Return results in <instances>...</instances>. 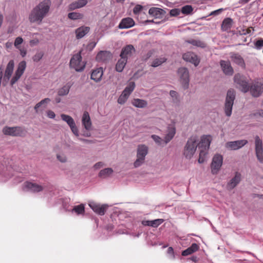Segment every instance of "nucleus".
<instances>
[{
	"instance_id": "nucleus-1",
	"label": "nucleus",
	"mask_w": 263,
	"mask_h": 263,
	"mask_svg": "<svg viewBox=\"0 0 263 263\" xmlns=\"http://www.w3.org/2000/svg\"><path fill=\"white\" fill-rule=\"evenodd\" d=\"M51 2L50 0H44L36 5L31 11L28 20L31 23L41 24L50 11Z\"/></svg>"
},
{
	"instance_id": "nucleus-2",
	"label": "nucleus",
	"mask_w": 263,
	"mask_h": 263,
	"mask_svg": "<svg viewBox=\"0 0 263 263\" xmlns=\"http://www.w3.org/2000/svg\"><path fill=\"white\" fill-rule=\"evenodd\" d=\"M148 147L145 144L138 145L137 149V159L134 163V166L137 168L142 165L145 162V157L147 155Z\"/></svg>"
},
{
	"instance_id": "nucleus-3",
	"label": "nucleus",
	"mask_w": 263,
	"mask_h": 263,
	"mask_svg": "<svg viewBox=\"0 0 263 263\" xmlns=\"http://www.w3.org/2000/svg\"><path fill=\"white\" fill-rule=\"evenodd\" d=\"M82 60L81 51H80L71 58L70 61V67L74 69L77 71H83L85 67L86 63Z\"/></svg>"
},
{
	"instance_id": "nucleus-4",
	"label": "nucleus",
	"mask_w": 263,
	"mask_h": 263,
	"mask_svg": "<svg viewBox=\"0 0 263 263\" xmlns=\"http://www.w3.org/2000/svg\"><path fill=\"white\" fill-rule=\"evenodd\" d=\"M3 133L5 135L13 137H24L26 135L27 130L25 128L20 126H5L3 128Z\"/></svg>"
},
{
	"instance_id": "nucleus-5",
	"label": "nucleus",
	"mask_w": 263,
	"mask_h": 263,
	"mask_svg": "<svg viewBox=\"0 0 263 263\" xmlns=\"http://www.w3.org/2000/svg\"><path fill=\"white\" fill-rule=\"evenodd\" d=\"M235 99V91L232 89H229L227 92L224 104V112L228 117H230L232 114V107Z\"/></svg>"
},
{
	"instance_id": "nucleus-6",
	"label": "nucleus",
	"mask_w": 263,
	"mask_h": 263,
	"mask_svg": "<svg viewBox=\"0 0 263 263\" xmlns=\"http://www.w3.org/2000/svg\"><path fill=\"white\" fill-rule=\"evenodd\" d=\"M196 138L191 137L190 138L185 147L184 155L187 158H190L195 153L197 148Z\"/></svg>"
},
{
	"instance_id": "nucleus-7",
	"label": "nucleus",
	"mask_w": 263,
	"mask_h": 263,
	"mask_svg": "<svg viewBox=\"0 0 263 263\" xmlns=\"http://www.w3.org/2000/svg\"><path fill=\"white\" fill-rule=\"evenodd\" d=\"M255 155L258 161L263 163V143L262 140L258 136L255 137Z\"/></svg>"
},
{
	"instance_id": "nucleus-8",
	"label": "nucleus",
	"mask_w": 263,
	"mask_h": 263,
	"mask_svg": "<svg viewBox=\"0 0 263 263\" xmlns=\"http://www.w3.org/2000/svg\"><path fill=\"white\" fill-rule=\"evenodd\" d=\"M223 163V157L220 154H216L213 158L211 165L213 174H216L219 171Z\"/></svg>"
},
{
	"instance_id": "nucleus-9",
	"label": "nucleus",
	"mask_w": 263,
	"mask_h": 263,
	"mask_svg": "<svg viewBox=\"0 0 263 263\" xmlns=\"http://www.w3.org/2000/svg\"><path fill=\"white\" fill-rule=\"evenodd\" d=\"M234 82L238 85L239 89L243 92L249 90V86L244 77L238 73L235 75Z\"/></svg>"
},
{
	"instance_id": "nucleus-10",
	"label": "nucleus",
	"mask_w": 263,
	"mask_h": 263,
	"mask_svg": "<svg viewBox=\"0 0 263 263\" xmlns=\"http://www.w3.org/2000/svg\"><path fill=\"white\" fill-rule=\"evenodd\" d=\"M26 67V63L25 61H23L19 63L17 69L15 72V74L10 81V84L11 86H13L21 78L24 73Z\"/></svg>"
},
{
	"instance_id": "nucleus-11",
	"label": "nucleus",
	"mask_w": 263,
	"mask_h": 263,
	"mask_svg": "<svg viewBox=\"0 0 263 263\" xmlns=\"http://www.w3.org/2000/svg\"><path fill=\"white\" fill-rule=\"evenodd\" d=\"M249 90L254 97H258L263 92V83L258 81L253 82L249 86Z\"/></svg>"
},
{
	"instance_id": "nucleus-12",
	"label": "nucleus",
	"mask_w": 263,
	"mask_h": 263,
	"mask_svg": "<svg viewBox=\"0 0 263 263\" xmlns=\"http://www.w3.org/2000/svg\"><path fill=\"white\" fill-rule=\"evenodd\" d=\"M248 143L247 140H240L227 142L225 144L226 148L229 150H237Z\"/></svg>"
},
{
	"instance_id": "nucleus-13",
	"label": "nucleus",
	"mask_w": 263,
	"mask_h": 263,
	"mask_svg": "<svg viewBox=\"0 0 263 263\" xmlns=\"http://www.w3.org/2000/svg\"><path fill=\"white\" fill-rule=\"evenodd\" d=\"M88 205L96 213L100 215H104L108 208V205L106 204L100 205L94 201H90Z\"/></svg>"
},
{
	"instance_id": "nucleus-14",
	"label": "nucleus",
	"mask_w": 263,
	"mask_h": 263,
	"mask_svg": "<svg viewBox=\"0 0 263 263\" xmlns=\"http://www.w3.org/2000/svg\"><path fill=\"white\" fill-rule=\"evenodd\" d=\"M14 66V62L13 60H10L7 66L4 73V78H3V84L5 85L6 83L9 81L10 78H11L12 74L13 71Z\"/></svg>"
},
{
	"instance_id": "nucleus-15",
	"label": "nucleus",
	"mask_w": 263,
	"mask_h": 263,
	"mask_svg": "<svg viewBox=\"0 0 263 263\" xmlns=\"http://www.w3.org/2000/svg\"><path fill=\"white\" fill-rule=\"evenodd\" d=\"M182 58L186 61L193 64L195 66L198 65L200 60L198 56L193 52H188L182 55Z\"/></svg>"
},
{
	"instance_id": "nucleus-16",
	"label": "nucleus",
	"mask_w": 263,
	"mask_h": 263,
	"mask_svg": "<svg viewBox=\"0 0 263 263\" xmlns=\"http://www.w3.org/2000/svg\"><path fill=\"white\" fill-rule=\"evenodd\" d=\"M212 138L210 135H204L201 137L198 144L199 149L209 150Z\"/></svg>"
},
{
	"instance_id": "nucleus-17",
	"label": "nucleus",
	"mask_w": 263,
	"mask_h": 263,
	"mask_svg": "<svg viewBox=\"0 0 263 263\" xmlns=\"http://www.w3.org/2000/svg\"><path fill=\"white\" fill-rule=\"evenodd\" d=\"M112 59V54L109 51H101L96 56V60L99 62L106 63Z\"/></svg>"
},
{
	"instance_id": "nucleus-18",
	"label": "nucleus",
	"mask_w": 263,
	"mask_h": 263,
	"mask_svg": "<svg viewBox=\"0 0 263 263\" xmlns=\"http://www.w3.org/2000/svg\"><path fill=\"white\" fill-rule=\"evenodd\" d=\"M176 134V128L174 124H169L167 126L166 134L164 137V144H167L174 138Z\"/></svg>"
},
{
	"instance_id": "nucleus-19",
	"label": "nucleus",
	"mask_w": 263,
	"mask_h": 263,
	"mask_svg": "<svg viewBox=\"0 0 263 263\" xmlns=\"http://www.w3.org/2000/svg\"><path fill=\"white\" fill-rule=\"evenodd\" d=\"M82 124L86 130L89 131L92 129V122L87 111H85L82 115Z\"/></svg>"
},
{
	"instance_id": "nucleus-20",
	"label": "nucleus",
	"mask_w": 263,
	"mask_h": 263,
	"mask_svg": "<svg viewBox=\"0 0 263 263\" xmlns=\"http://www.w3.org/2000/svg\"><path fill=\"white\" fill-rule=\"evenodd\" d=\"M135 51V48L132 45H128L122 48L120 53V57L124 58L126 60L130 57Z\"/></svg>"
},
{
	"instance_id": "nucleus-21",
	"label": "nucleus",
	"mask_w": 263,
	"mask_h": 263,
	"mask_svg": "<svg viewBox=\"0 0 263 263\" xmlns=\"http://www.w3.org/2000/svg\"><path fill=\"white\" fill-rule=\"evenodd\" d=\"M220 64L223 72L227 75L231 76L233 73V69L229 61L221 60Z\"/></svg>"
},
{
	"instance_id": "nucleus-22",
	"label": "nucleus",
	"mask_w": 263,
	"mask_h": 263,
	"mask_svg": "<svg viewBox=\"0 0 263 263\" xmlns=\"http://www.w3.org/2000/svg\"><path fill=\"white\" fill-rule=\"evenodd\" d=\"M25 187L29 191L34 192L37 193L42 191L44 187L40 184H38L36 183H33L31 182H26L25 183Z\"/></svg>"
},
{
	"instance_id": "nucleus-23",
	"label": "nucleus",
	"mask_w": 263,
	"mask_h": 263,
	"mask_svg": "<svg viewBox=\"0 0 263 263\" xmlns=\"http://www.w3.org/2000/svg\"><path fill=\"white\" fill-rule=\"evenodd\" d=\"M51 101V100L48 98H45L42 100L40 102L37 103L34 109L36 113L42 112L47 107V105Z\"/></svg>"
},
{
	"instance_id": "nucleus-24",
	"label": "nucleus",
	"mask_w": 263,
	"mask_h": 263,
	"mask_svg": "<svg viewBox=\"0 0 263 263\" xmlns=\"http://www.w3.org/2000/svg\"><path fill=\"white\" fill-rule=\"evenodd\" d=\"M182 88L187 89L189 85V73L185 68H182Z\"/></svg>"
},
{
	"instance_id": "nucleus-25",
	"label": "nucleus",
	"mask_w": 263,
	"mask_h": 263,
	"mask_svg": "<svg viewBox=\"0 0 263 263\" xmlns=\"http://www.w3.org/2000/svg\"><path fill=\"white\" fill-rule=\"evenodd\" d=\"M103 74V68L102 67L97 68L92 70L91 74V79L96 82H100Z\"/></svg>"
},
{
	"instance_id": "nucleus-26",
	"label": "nucleus",
	"mask_w": 263,
	"mask_h": 263,
	"mask_svg": "<svg viewBox=\"0 0 263 263\" xmlns=\"http://www.w3.org/2000/svg\"><path fill=\"white\" fill-rule=\"evenodd\" d=\"M135 25V22L133 18L130 17H126L122 20L119 25V28L120 29L129 28Z\"/></svg>"
},
{
	"instance_id": "nucleus-27",
	"label": "nucleus",
	"mask_w": 263,
	"mask_h": 263,
	"mask_svg": "<svg viewBox=\"0 0 263 263\" xmlns=\"http://www.w3.org/2000/svg\"><path fill=\"white\" fill-rule=\"evenodd\" d=\"M87 0H78L73 2L68 5V10L72 11L77 9L81 8L87 4Z\"/></svg>"
},
{
	"instance_id": "nucleus-28",
	"label": "nucleus",
	"mask_w": 263,
	"mask_h": 263,
	"mask_svg": "<svg viewBox=\"0 0 263 263\" xmlns=\"http://www.w3.org/2000/svg\"><path fill=\"white\" fill-rule=\"evenodd\" d=\"M241 175L239 173H236L235 176L231 179L227 184L229 189L232 190L234 189L240 181Z\"/></svg>"
},
{
	"instance_id": "nucleus-29",
	"label": "nucleus",
	"mask_w": 263,
	"mask_h": 263,
	"mask_svg": "<svg viewBox=\"0 0 263 263\" xmlns=\"http://www.w3.org/2000/svg\"><path fill=\"white\" fill-rule=\"evenodd\" d=\"M90 28L88 27L82 26L76 30V38L80 39L83 37L89 31Z\"/></svg>"
},
{
	"instance_id": "nucleus-30",
	"label": "nucleus",
	"mask_w": 263,
	"mask_h": 263,
	"mask_svg": "<svg viewBox=\"0 0 263 263\" xmlns=\"http://www.w3.org/2000/svg\"><path fill=\"white\" fill-rule=\"evenodd\" d=\"M231 58L232 61L235 64L242 68L245 67L244 60L240 55L237 53H233L231 55Z\"/></svg>"
},
{
	"instance_id": "nucleus-31",
	"label": "nucleus",
	"mask_w": 263,
	"mask_h": 263,
	"mask_svg": "<svg viewBox=\"0 0 263 263\" xmlns=\"http://www.w3.org/2000/svg\"><path fill=\"white\" fill-rule=\"evenodd\" d=\"M186 42L194 46L201 48H204L206 46V44L204 41L199 39H190L186 41Z\"/></svg>"
},
{
	"instance_id": "nucleus-32",
	"label": "nucleus",
	"mask_w": 263,
	"mask_h": 263,
	"mask_svg": "<svg viewBox=\"0 0 263 263\" xmlns=\"http://www.w3.org/2000/svg\"><path fill=\"white\" fill-rule=\"evenodd\" d=\"M135 88V83L134 82H129L122 92V95L128 98Z\"/></svg>"
},
{
	"instance_id": "nucleus-33",
	"label": "nucleus",
	"mask_w": 263,
	"mask_h": 263,
	"mask_svg": "<svg viewBox=\"0 0 263 263\" xmlns=\"http://www.w3.org/2000/svg\"><path fill=\"white\" fill-rule=\"evenodd\" d=\"M233 24V20L231 18L227 17L223 20L221 24V29L223 31H227L229 30Z\"/></svg>"
},
{
	"instance_id": "nucleus-34",
	"label": "nucleus",
	"mask_w": 263,
	"mask_h": 263,
	"mask_svg": "<svg viewBox=\"0 0 263 263\" xmlns=\"http://www.w3.org/2000/svg\"><path fill=\"white\" fill-rule=\"evenodd\" d=\"M114 171L110 167L105 168L101 170L98 174V176L101 178H106L110 177L113 173Z\"/></svg>"
},
{
	"instance_id": "nucleus-35",
	"label": "nucleus",
	"mask_w": 263,
	"mask_h": 263,
	"mask_svg": "<svg viewBox=\"0 0 263 263\" xmlns=\"http://www.w3.org/2000/svg\"><path fill=\"white\" fill-rule=\"evenodd\" d=\"M199 249L197 244L194 243L189 248L182 252V256H187L197 251Z\"/></svg>"
},
{
	"instance_id": "nucleus-36",
	"label": "nucleus",
	"mask_w": 263,
	"mask_h": 263,
	"mask_svg": "<svg viewBox=\"0 0 263 263\" xmlns=\"http://www.w3.org/2000/svg\"><path fill=\"white\" fill-rule=\"evenodd\" d=\"M162 9L158 8L152 7L149 9L148 13L152 16L159 18L162 13Z\"/></svg>"
},
{
	"instance_id": "nucleus-37",
	"label": "nucleus",
	"mask_w": 263,
	"mask_h": 263,
	"mask_svg": "<svg viewBox=\"0 0 263 263\" xmlns=\"http://www.w3.org/2000/svg\"><path fill=\"white\" fill-rule=\"evenodd\" d=\"M132 104L138 108H144L147 106V103L144 100L134 99L132 101Z\"/></svg>"
},
{
	"instance_id": "nucleus-38",
	"label": "nucleus",
	"mask_w": 263,
	"mask_h": 263,
	"mask_svg": "<svg viewBox=\"0 0 263 263\" xmlns=\"http://www.w3.org/2000/svg\"><path fill=\"white\" fill-rule=\"evenodd\" d=\"M127 63V60L124 58H121L119 59L116 64V69L118 72H122Z\"/></svg>"
},
{
	"instance_id": "nucleus-39",
	"label": "nucleus",
	"mask_w": 263,
	"mask_h": 263,
	"mask_svg": "<svg viewBox=\"0 0 263 263\" xmlns=\"http://www.w3.org/2000/svg\"><path fill=\"white\" fill-rule=\"evenodd\" d=\"M70 87L71 85L69 83H67L59 89L58 92V95L60 96H64L67 95L69 92Z\"/></svg>"
},
{
	"instance_id": "nucleus-40",
	"label": "nucleus",
	"mask_w": 263,
	"mask_h": 263,
	"mask_svg": "<svg viewBox=\"0 0 263 263\" xmlns=\"http://www.w3.org/2000/svg\"><path fill=\"white\" fill-rule=\"evenodd\" d=\"M72 212H75L77 215L83 214L85 212V207L83 204L74 206Z\"/></svg>"
},
{
	"instance_id": "nucleus-41",
	"label": "nucleus",
	"mask_w": 263,
	"mask_h": 263,
	"mask_svg": "<svg viewBox=\"0 0 263 263\" xmlns=\"http://www.w3.org/2000/svg\"><path fill=\"white\" fill-rule=\"evenodd\" d=\"M61 117L62 119L66 122L69 127L75 124L74 120L70 116L65 114H61Z\"/></svg>"
},
{
	"instance_id": "nucleus-42",
	"label": "nucleus",
	"mask_w": 263,
	"mask_h": 263,
	"mask_svg": "<svg viewBox=\"0 0 263 263\" xmlns=\"http://www.w3.org/2000/svg\"><path fill=\"white\" fill-rule=\"evenodd\" d=\"M200 149L199 157L198 159V162L202 163L206 160L208 151V150H204L202 149Z\"/></svg>"
},
{
	"instance_id": "nucleus-43",
	"label": "nucleus",
	"mask_w": 263,
	"mask_h": 263,
	"mask_svg": "<svg viewBox=\"0 0 263 263\" xmlns=\"http://www.w3.org/2000/svg\"><path fill=\"white\" fill-rule=\"evenodd\" d=\"M151 138L156 142V143L159 146H164L167 144H164V139H162L160 137L157 135H152L151 136Z\"/></svg>"
},
{
	"instance_id": "nucleus-44",
	"label": "nucleus",
	"mask_w": 263,
	"mask_h": 263,
	"mask_svg": "<svg viewBox=\"0 0 263 263\" xmlns=\"http://www.w3.org/2000/svg\"><path fill=\"white\" fill-rule=\"evenodd\" d=\"M166 61V59L164 57L156 59L152 62L151 66L153 67H157L165 62Z\"/></svg>"
},
{
	"instance_id": "nucleus-45",
	"label": "nucleus",
	"mask_w": 263,
	"mask_h": 263,
	"mask_svg": "<svg viewBox=\"0 0 263 263\" xmlns=\"http://www.w3.org/2000/svg\"><path fill=\"white\" fill-rule=\"evenodd\" d=\"M68 17L70 20H76L82 19L83 17V15L79 12H73L68 13Z\"/></svg>"
},
{
	"instance_id": "nucleus-46",
	"label": "nucleus",
	"mask_w": 263,
	"mask_h": 263,
	"mask_svg": "<svg viewBox=\"0 0 263 263\" xmlns=\"http://www.w3.org/2000/svg\"><path fill=\"white\" fill-rule=\"evenodd\" d=\"M193 10V8L191 5H186L182 7V13L183 14H190Z\"/></svg>"
},
{
	"instance_id": "nucleus-47",
	"label": "nucleus",
	"mask_w": 263,
	"mask_h": 263,
	"mask_svg": "<svg viewBox=\"0 0 263 263\" xmlns=\"http://www.w3.org/2000/svg\"><path fill=\"white\" fill-rule=\"evenodd\" d=\"M164 221L163 219H156L151 220V227L153 228H157Z\"/></svg>"
},
{
	"instance_id": "nucleus-48",
	"label": "nucleus",
	"mask_w": 263,
	"mask_h": 263,
	"mask_svg": "<svg viewBox=\"0 0 263 263\" xmlns=\"http://www.w3.org/2000/svg\"><path fill=\"white\" fill-rule=\"evenodd\" d=\"M23 39L21 37H17L14 41V45L17 49H20V45L23 43Z\"/></svg>"
},
{
	"instance_id": "nucleus-49",
	"label": "nucleus",
	"mask_w": 263,
	"mask_h": 263,
	"mask_svg": "<svg viewBox=\"0 0 263 263\" xmlns=\"http://www.w3.org/2000/svg\"><path fill=\"white\" fill-rule=\"evenodd\" d=\"M43 53L42 52H38L33 57L32 59L34 62H39L43 57Z\"/></svg>"
},
{
	"instance_id": "nucleus-50",
	"label": "nucleus",
	"mask_w": 263,
	"mask_h": 263,
	"mask_svg": "<svg viewBox=\"0 0 263 263\" xmlns=\"http://www.w3.org/2000/svg\"><path fill=\"white\" fill-rule=\"evenodd\" d=\"M255 47L257 50H260L263 47V39H260L255 43Z\"/></svg>"
},
{
	"instance_id": "nucleus-51",
	"label": "nucleus",
	"mask_w": 263,
	"mask_h": 263,
	"mask_svg": "<svg viewBox=\"0 0 263 263\" xmlns=\"http://www.w3.org/2000/svg\"><path fill=\"white\" fill-rule=\"evenodd\" d=\"M143 9V7L140 5H137L133 9V12L135 14H139Z\"/></svg>"
},
{
	"instance_id": "nucleus-52",
	"label": "nucleus",
	"mask_w": 263,
	"mask_h": 263,
	"mask_svg": "<svg viewBox=\"0 0 263 263\" xmlns=\"http://www.w3.org/2000/svg\"><path fill=\"white\" fill-rule=\"evenodd\" d=\"M127 99L128 98L127 97L121 94L118 99V103L120 104H123L127 101Z\"/></svg>"
},
{
	"instance_id": "nucleus-53",
	"label": "nucleus",
	"mask_w": 263,
	"mask_h": 263,
	"mask_svg": "<svg viewBox=\"0 0 263 263\" xmlns=\"http://www.w3.org/2000/svg\"><path fill=\"white\" fill-rule=\"evenodd\" d=\"M70 128L71 130V132L75 136H76L77 137H78L79 136V130L76 125V123L70 126Z\"/></svg>"
},
{
	"instance_id": "nucleus-54",
	"label": "nucleus",
	"mask_w": 263,
	"mask_h": 263,
	"mask_svg": "<svg viewBox=\"0 0 263 263\" xmlns=\"http://www.w3.org/2000/svg\"><path fill=\"white\" fill-rule=\"evenodd\" d=\"M167 253L170 258H171V259L175 258L174 252V250H173V249L172 247H170L168 248L167 251Z\"/></svg>"
},
{
	"instance_id": "nucleus-55",
	"label": "nucleus",
	"mask_w": 263,
	"mask_h": 263,
	"mask_svg": "<svg viewBox=\"0 0 263 263\" xmlns=\"http://www.w3.org/2000/svg\"><path fill=\"white\" fill-rule=\"evenodd\" d=\"M180 10L179 9H173L170 12V14L171 16H176L180 14Z\"/></svg>"
},
{
	"instance_id": "nucleus-56",
	"label": "nucleus",
	"mask_w": 263,
	"mask_h": 263,
	"mask_svg": "<svg viewBox=\"0 0 263 263\" xmlns=\"http://www.w3.org/2000/svg\"><path fill=\"white\" fill-rule=\"evenodd\" d=\"M57 158L61 162L65 163L67 161V157L65 155H57Z\"/></svg>"
},
{
	"instance_id": "nucleus-57",
	"label": "nucleus",
	"mask_w": 263,
	"mask_h": 263,
	"mask_svg": "<svg viewBox=\"0 0 263 263\" xmlns=\"http://www.w3.org/2000/svg\"><path fill=\"white\" fill-rule=\"evenodd\" d=\"M105 164L103 162H98L96 163L93 166L95 170H98L103 167Z\"/></svg>"
},
{
	"instance_id": "nucleus-58",
	"label": "nucleus",
	"mask_w": 263,
	"mask_h": 263,
	"mask_svg": "<svg viewBox=\"0 0 263 263\" xmlns=\"http://www.w3.org/2000/svg\"><path fill=\"white\" fill-rule=\"evenodd\" d=\"M252 116L254 117H261L263 118V110L260 109L256 110L254 113L252 114Z\"/></svg>"
},
{
	"instance_id": "nucleus-59",
	"label": "nucleus",
	"mask_w": 263,
	"mask_h": 263,
	"mask_svg": "<svg viewBox=\"0 0 263 263\" xmlns=\"http://www.w3.org/2000/svg\"><path fill=\"white\" fill-rule=\"evenodd\" d=\"M46 114L47 117L50 119H54L55 117V114L54 112L51 110H47L46 111Z\"/></svg>"
},
{
	"instance_id": "nucleus-60",
	"label": "nucleus",
	"mask_w": 263,
	"mask_h": 263,
	"mask_svg": "<svg viewBox=\"0 0 263 263\" xmlns=\"http://www.w3.org/2000/svg\"><path fill=\"white\" fill-rule=\"evenodd\" d=\"M223 11V9L222 8H220V9H217L216 10H215V11H213L212 12H211L209 15H218L222 11Z\"/></svg>"
},
{
	"instance_id": "nucleus-61",
	"label": "nucleus",
	"mask_w": 263,
	"mask_h": 263,
	"mask_svg": "<svg viewBox=\"0 0 263 263\" xmlns=\"http://www.w3.org/2000/svg\"><path fill=\"white\" fill-rule=\"evenodd\" d=\"M20 50V54L22 57H24L26 56L27 54V50L25 48H21L20 47V49H18Z\"/></svg>"
},
{
	"instance_id": "nucleus-62",
	"label": "nucleus",
	"mask_w": 263,
	"mask_h": 263,
	"mask_svg": "<svg viewBox=\"0 0 263 263\" xmlns=\"http://www.w3.org/2000/svg\"><path fill=\"white\" fill-rule=\"evenodd\" d=\"M78 139L80 141H81L84 143H93V141L92 140H88V139H83V138H79Z\"/></svg>"
},
{
	"instance_id": "nucleus-63",
	"label": "nucleus",
	"mask_w": 263,
	"mask_h": 263,
	"mask_svg": "<svg viewBox=\"0 0 263 263\" xmlns=\"http://www.w3.org/2000/svg\"><path fill=\"white\" fill-rule=\"evenodd\" d=\"M39 43L38 39H35L30 41V44L31 46H34L37 45Z\"/></svg>"
},
{
	"instance_id": "nucleus-64",
	"label": "nucleus",
	"mask_w": 263,
	"mask_h": 263,
	"mask_svg": "<svg viewBox=\"0 0 263 263\" xmlns=\"http://www.w3.org/2000/svg\"><path fill=\"white\" fill-rule=\"evenodd\" d=\"M142 224L144 226H150L151 227V220H143Z\"/></svg>"
}]
</instances>
